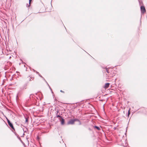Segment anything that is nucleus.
<instances>
[{"label":"nucleus","mask_w":147,"mask_h":147,"mask_svg":"<svg viewBox=\"0 0 147 147\" xmlns=\"http://www.w3.org/2000/svg\"><path fill=\"white\" fill-rule=\"evenodd\" d=\"M30 4H29V5H28V4H27L26 6L27 7H28L30 6Z\"/></svg>","instance_id":"18"},{"label":"nucleus","mask_w":147,"mask_h":147,"mask_svg":"<svg viewBox=\"0 0 147 147\" xmlns=\"http://www.w3.org/2000/svg\"><path fill=\"white\" fill-rule=\"evenodd\" d=\"M94 128L95 129H96L98 131L100 130L101 129L100 127L96 125L94 126Z\"/></svg>","instance_id":"4"},{"label":"nucleus","mask_w":147,"mask_h":147,"mask_svg":"<svg viewBox=\"0 0 147 147\" xmlns=\"http://www.w3.org/2000/svg\"><path fill=\"white\" fill-rule=\"evenodd\" d=\"M74 123V121L73 119H72L69 121L67 123L68 124H73Z\"/></svg>","instance_id":"3"},{"label":"nucleus","mask_w":147,"mask_h":147,"mask_svg":"<svg viewBox=\"0 0 147 147\" xmlns=\"http://www.w3.org/2000/svg\"><path fill=\"white\" fill-rule=\"evenodd\" d=\"M15 135L16 136L17 138L20 140H21V138L20 137H19V135L16 133H14Z\"/></svg>","instance_id":"8"},{"label":"nucleus","mask_w":147,"mask_h":147,"mask_svg":"<svg viewBox=\"0 0 147 147\" xmlns=\"http://www.w3.org/2000/svg\"><path fill=\"white\" fill-rule=\"evenodd\" d=\"M33 95L32 94H30V96H29V98H31V97H33V96H32Z\"/></svg>","instance_id":"14"},{"label":"nucleus","mask_w":147,"mask_h":147,"mask_svg":"<svg viewBox=\"0 0 147 147\" xmlns=\"http://www.w3.org/2000/svg\"><path fill=\"white\" fill-rule=\"evenodd\" d=\"M78 122L79 123V125H81V122L80 121Z\"/></svg>","instance_id":"21"},{"label":"nucleus","mask_w":147,"mask_h":147,"mask_svg":"<svg viewBox=\"0 0 147 147\" xmlns=\"http://www.w3.org/2000/svg\"><path fill=\"white\" fill-rule=\"evenodd\" d=\"M42 78H43V80L45 82H46V80H45V79H44V78H43V77H42Z\"/></svg>","instance_id":"23"},{"label":"nucleus","mask_w":147,"mask_h":147,"mask_svg":"<svg viewBox=\"0 0 147 147\" xmlns=\"http://www.w3.org/2000/svg\"><path fill=\"white\" fill-rule=\"evenodd\" d=\"M38 75L41 78H42V76L39 73L38 74Z\"/></svg>","instance_id":"16"},{"label":"nucleus","mask_w":147,"mask_h":147,"mask_svg":"<svg viewBox=\"0 0 147 147\" xmlns=\"http://www.w3.org/2000/svg\"><path fill=\"white\" fill-rule=\"evenodd\" d=\"M105 69H106V72L108 73V74H109L110 73V72H109V68H107L106 67H105Z\"/></svg>","instance_id":"7"},{"label":"nucleus","mask_w":147,"mask_h":147,"mask_svg":"<svg viewBox=\"0 0 147 147\" xmlns=\"http://www.w3.org/2000/svg\"><path fill=\"white\" fill-rule=\"evenodd\" d=\"M33 71H35V70H34V69H33Z\"/></svg>","instance_id":"27"},{"label":"nucleus","mask_w":147,"mask_h":147,"mask_svg":"<svg viewBox=\"0 0 147 147\" xmlns=\"http://www.w3.org/2000/svg\"><path fill=\"white\" fill-rule=\"evenodd\" d=\"M56 117L57 118L60 117L61 119L62 118L61 116L60 115H58V114H56Z\"/></svg>","instance_id":"9"},{"label":"nucleus","mask_w":147,"mask_h":147,"mask_svg":"<svg viewBox=\"0 0 147 147\" xmlns=\"http://www.w3.org/2000/svg\"><path fill=\"white\" fill-rule=\"evenodd\" d=\"M140 10L141 13L144 14L146 12V9L145 7L143 6H141L140 7Z\"/></svg>","instance_id":"2"},{"label":"nucleus","mask_w":147,"mask_h":147,"mask_svg":"<svg viewBox=\"0 0 147 147\" xmlns=\"http://www.w3.org/2000/svg\"><path fill=\"white\" fill-rule=\"evenodd\" d=\"M60 92H63V91L62 90H60Z\"/></svg>","instance_id":"25"},{"label":"nucleus","mask_w":147,"mask_h":147,"mask_svg":"<svg viewBox=\"0 0 147 147\" xmlns=\"http://www.w3.org/2000/svg\"><path fill=\"white\" fill-rule=\"evenodd\" d=\"M46 83L47 84V85L49 87V88H50V90L51 91V92H52V93H53V92H52V89L50 87V86L49 85V84H48V83L46 81Z\"/></svg>","instance_id":"10"},{"label":"nucleus","mask_w":147,"mask_h":147,"mask_svg":"<svg viewBox=\"0 0 147 147\" xmlns=\"http://www.w3.org/2000/svg\"><path fill=\"white\" fill-rule=\"evenodd\" d=\"M31 79H32V80H33V79H34V78H33L32 77V78H31H31H30V80H29V81H31Z\"/></svg>","instance_id":"17"},{"label":"nucleus","mask_w":147,"mask_h":147,"mask_svg":"<svg viewBox=\"0 0 147 147\" xmlns=\"http://www.w3.org/2000/svg\"><path fill=\"white\" fill-rule=\"evenodd\" d=\"M42 78H43V80L45 82H46V80H45V79H44V78H43V77H42Z\"/></svg>","instance_id":"22"},{"label":"nucleus","mask_w":147,"mask_h":147,"mask_svg":"<svg viewBox=\"0 0 147 147\" xmlns=\"http://www.w3.org/2000/svg\"><path fill=\"white\" fill-rule=\"evenodd\" d=\"M7 119V122L8 123L9 126L13 130H15L13 126V125L10 122V121H9V120L7 118H6Z\"/></svg>","instance_id":"1"},{"label":"nucleus","mask_w":147,"mask_h":147,"mask_svg":"<svg viewBox=\"0 0 147 147\" xmlns=\"http://www.w3.org/2000/svg\"><path fill=\"white\" fill-rule=\"evenodd\" d=\"M59 112V110H57L56 111V114H57Z\"/></svg>","instance_id":"15"},{"label":"nucleus","mask_w":147,"mask_h":147,"mask_svg":"<svg viewBox=\"0 0 147 147\" xmlns=\"http://www.w3.org/2000/svg\"><path fill=\"white\" fill-rule=\"evenodd\" d=\"M74 119V122L76 121H78L79 122L80 121V120L78 119Z\"/></svg>","instance_id":"12"},{"label":"nucleus","mask_w":147,"mask_h":147,"mask_svg":"<svg viewBox=\"0 0 147 147\" xmlns=\"http://www.w3.org/2000/svg\"><path fill=\"white\" fill-rule=\"evenodd\" d=\"M36 73L38 74H39V72H38L37 71H36Z\"/></svg>","instance_id":"24"},{"label":"nucleus","mask_w":147,"mask_h":147,"mask_svg":"<svg viewBox=\"0 0 147 147\" xmlns=\"http://www.w3.org/2000/svg\"><path fill=\"white\" fill-rule=\"evenodd\" d=\"M32 1V0H29V4H30V3Z\"/></svg>","instance_id":"20"},{"label":"nucleus","mask_w":147,"mask_h":147,"mask_svg":"<svg viewBox=\"0 0 147 147\" xmlns=\"http://www.w3.org/2000/svg\"><path fill=\"white\" fill-rule=\"evenodd\" d=\"M130 108L129 109V110L128 111V116H129V115H130Z\"/></svg>","instance_id":"11"},{"label":"nucleus","mask_w":147,"mask_h":147,"mask_svg":"<svg viewBox=\"0 0 147 147\" xmlns=\"http://www.w3.org/2000/svg\"><path fill=\"white\" fill-rule=\"evenodd\" d=\"M25 87H24L23 88V89H26V85H25Z\"/></svg>","instance_id":"19"},{"label":"nucleus","mask_w":147,"mask_h":147,"mask_svg":"<svg viewBox=\"0 0 147 147\" xmlns=\"http://www.w3.org/2000/svg\"><path fill=\"white\" fill-rule=\"evenodd\" d=\"M110 84L109 83H106L105 84V88H107L109 87Z\"/></svg>","instance_id":"5"},{"label":"nucleus","mask_w":147,"mask_h":147,"mask_svg":"<svg viewBox=\"0 0 147 147\" xmlns=\"http://www.w3.org/2000/svg\"><path fill=\"white\" fill-rule=\"evenodd\" d=\"M18 97V95H17L16 96V99Z\"/></svg>","instance_id":"26"},{"label":"nucleus","mask_w":147,"mask_h":147,"mask_svg":"<svg viewBox=\"0 0 147 147\" xmlns=\"http://www.w3.org/2000/svg\"><path fill=\"white\" fill-rule=\"evenodd\" d=\"M61 125H63L64 124L65 120L64 119L62 118H61Z\"/></svg>","instance_id":"6"},{"label":"nucleus","mask_w":147,"mask_h":147,"mask_svg":"<svg viewBox=\"0 0 147 147\" xmlns=\"http://www.w3.org/2000/svg\"><path fill=\"white\" fill-rule=\"evenodd\" d=\"M25 119H26V121H25V122L26 123V122H27L28 121V118L27 117H26L25 118Z\"/></svg>","instance_id":"13"}]
</instances>
